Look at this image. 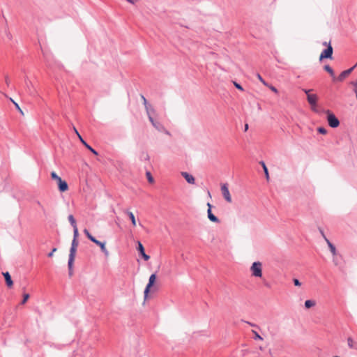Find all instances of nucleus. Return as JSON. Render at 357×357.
<instances>
[{
  "label": "nucleus",
  "mask_w": 357,
  "mask_h": 357,
  "mask_svg": "<svg viewBox=\"0 0 357 357\" xmlns=\"http://www.w3.org/2000/svg\"><path fill=\"white\" fill-rule=\"evenodd\" d=\"M68 266L69 270V275L71 276L73 275V266L71 267L69 265V261L68 262Z\"/></svg>",
  "instance_id": "nucleus-36"
},
{
  "label": "nucleus",
  "mask_w": 357,
  "mask_h": 357,
  "mask_svg": "<svg viewBox=\"0 0 357 357\" xmlns=\"http://www.w3.org/2000/svg\"><path fill=\"white\" fill-rule=\"evenodd\" d=\"M3 275L5 278L6 283L8 287H10L13 284V282L12 280L11 276L8 272L3 273Z\"/></svg>",
  "instance_id": "nucleus-15"
},
{
  "label": "nucleus",
  "mask_w": 357,
  "mask_h": 357,
  "mask_svg": "<svg viewBox=\"0 0 357 357\" xmlns=\"http://www.w3.org/2000/svg\"><path fill=\"white\" fill-rule=\"evenodd\" d=\"M6 36L8 38V39L10 40L12 38L11 34L9 32L6 31Z\"/></svg>",
  "instance_id": "nucleus-44"
},
{
  "label": "nucleus",
  "mask_w": 357,
  "mask_h": 357,
  "mask_svg": "<svg viewBox=\"0 0 357 357\" xmlns=\"http://www.w3.org/2000/svg\"><path fill=\"white\" fill-rule=\"evenodd\" d=\"M11 100L14 103L15 107L22 114V111L21 110L19 105L17 103H16L15 101H13L12 99H11Z\"/></svg>",
  "instance_id": "nucleus-37"
},
{
  "label": "nucleus",
  "mask_w": 357,
  "mask_h": 357,
  "mask_svg": "<svg viewBox=\"0 0 357 357\" xmlns=\"http://www.w3.org/2000/svg\"><path fill=\"white\" fill-rule=\"evenodd\" d=\"M307 100L308 103L311 105L312 109L313 111H317L316 106L318 100L317 96L316 94L308 95L307 96Z\"/></svg>",
  "instance_id": "nucleus-8"
},
{
  "label": "nucleus",
  "mask_w": 357,
  "mask_h": 357,
  "mask_svg": "<svg viewBox=\"0 0 357 357\" xmlns=\"http://www.w3.org/2000/svg\"><path fill=\"white\" fill-rule=\"evenodd\" d=\"M347 344L350 349H357V342H356L351 337L347 338Z\"/></svg>",
  "instance_id": "nucleus-18"
},
{
  "label": "nucleus",
  "mask_w": 357,
  "mask_h": 357,
  "mask_svg": "<svg viewBox=\"0 0 357 357\" xmlns=\"http://www.w3.org/2000/svg\"><path fill=\"white\" fill-rule=\"evenodd\" d=\"M252 332L255 335V336H254L255 340H263L262 337L257 331L252 330Z\"/></svg>",
  "instance_id": "nucleus-28"
},
{
  "label": "nucleus",
  "mask_w": 357,
  "mask_h": 357,
  "mask_svg": "<svg viewBox=\"0 0 357 357\" xmlns=\"http://www.w3.org/2000/svg\"><path fill=\"white\" fill-rule=\"evenodd\" d=\"M260 164L261 165V166L263 167L266 179L268 180L269 179L268 170L267 167L266 166L265 162L264 161H261Z\"/></svg>",
  "instance_id": "nucleus-21"
},
{
  "label": "nucleus",
  "mask_w": 357,
  "mask_h": 357,
  "mask_svg": "<svg viewBox=\"0 0 357 357\" xmlns=\"http://www.w3.org/2000/svg\"><path fill=\"white\" fill-rule=\"evenodd\" d=\"M148 118L149 119V116H152L151 114L155 112V109L153 107L150 105V107H149V112L148 110H146Z\"/></svg>",
  "instance_id": "nucleus-27"
},
{
  "label": "nucleus",
  "mask_w": 357,
  "mask_h": 357,
  "mask_svg": "<svg viewBox=\"0 0 357 357\" xmlns=\"http://www.w3.org/2000/svg\"><path fill=\"white\" fill-rule=\"evenodd\" d=\"M79 242L77 239L73 238L72 243H71V248L70 249V253H69V265L71 267V266H73V262L75 260V257L76 254L77 248L78 246Z\"/></svg>",
  "instance_id": "nucleus-3"
},
{
  "label": "nucleus",
  "mask_w": 357,
  "mask_h": 357,
  "mask_svg": "<svg viewBox=\"0 0 357 357\" xmlns=\"http://www.w3.org/2000/svg\"><path fill=\"white\" fill-rule=\"evenodd\" d=\"M317 131H318L319 133L323 134V135H325V134H326V132H327L326 129L325 128H324V127H319V128H318Z\"/></svg>",
  "instance_id": "nucleus-31"
},
{
  "label": "nucleus",
  "mask_w": 357,
  "mask_h": 357,
  "mask_svg": "<svg viewBox=\"0 0 357 357\" xmlns=\"http://www.w3.org/2000/svg\"><path fill=\"white\" fill-rule=\"evenodd\" d=\"M303 91L305 92V94L307 95V96L308 95H311V94L310 93V91H312V89H303Z\"/></svg>",
  "instance_id": "nucleus-38"
},
{
  "label": "nucleus",
  "mask_w": 357,
  "mask_h": 357,
  "mask_svg": "<svg viewBox=\"0 0 357 357\" xmlns=\"http://www.w3.org/2000/svg\"><path fill=\"white\" fill-rule=\"evenodd\" d=\"M356 65H357V63L352 68L342 71L340 73V75L338 76L337 79L340 82L342 81L347 76H348L352 72V70L354 69V68L356 66Z\"/></svg>",
  "instance_id": "nucleus-12"
},
{
  "label": "nucleus",
  "mask_w": 357,
  "mask_h": 357,
  "mask_svg": "<svg viewBox=\"0 0 357 357\" xmlns=\"http://www.w3.org/2000/svg\"><path fill=\"white\" fill-rule=\"evenodd\" d=\"M29 298V294H25L24 295V298H23V300L22 301V304H24L26 301L28 300V298Z\"/></svg>",
  "instance_id": "nucleus-32"
},
{
  "label": "nucleus",
  "mask_w": 357,
  "mask_h": 357,
  "mask_svg": "<svg viewBox=\"0 0 357 357\" xmlns=\"http://www.w3.org/2000/svg\"><path fill=\"white\" fill-rule=\"evenodd\" d=\"M207 215L208 218L213 222L218 223L220 222V220L214 215L213 214L211 209L208 208L207 210Z\"/></svg>",
  "instance_id": "nucleus-16"
},
{
  "label": "nucleus",
  "mask_w": 357,
  "mask_h": 357,
  "mask_svg": "<svg viewBox=\"0 0 357 357\" xmlns=\"http://www.w3.org/2000/svg\"><path fill=\"white\" fill-rule=\"evenodd\" d=\"M149 121L156 130L162 131L165 129L164 126L160 122L155 121L152 116H149Z\"/></svg>",
  "instance_id": "nucleus-11"
},
{
  "label": "nucleus",
  "mask_w": 357,
  "mask_h": 357,
  "mask_svg": "<svg viewBox=\"0 0 357 357\" xmlns=\"http://www.w3.org/2000/svg\"><path fill=\"white\" fill-rule=\"evenodd\" d=\"M141 98L143 100V104L144 105L145 109L149 111V107H150V104L148 102L147 100L144 97V96L141 95Z\"/></svg>",
  "instance_id": "nucleus-26"
},
{
  "label": "nucleus",
  "mask_w": 357,
  "mask_h": 357,
  "mask_svg": "<svg viewBox=\"0 0 357 357\" xmlns=\"http://www.w3.org/2000/svg\"><path fill=\"white\" fill-rule=\"evenodd\" d=\"M146 174V177H147L148 181H149L150 183H153V176H152V175H151V172H147Z\"/></svg>",
  "instance_id": "nucleus-30"
},
{
  "label": "nucleus",
  "mask_w": 357,
  "mask_h": 357,
  "mask_svg": "<svg viewBox=\"0 0 357 357\" xmlns=\"http://www.w3.org/2000/svg\"><path fill=\"white\" fill-rule=\"evenodd\" d=\"M245 323H247L248 324H249L250 326H252V327H257V326L255 324H252L251 322H249V321H245Z\"/></svg>",
  "instance_id": "nucleus-42"
},
{
  "label": "nucleus",
  "mask_w": 357,
  "mask_h": 357,
  "mask_svg": "<svg viewBox=\"0 0 357 357\" xmlns=\"http://www.w3.org/2000/svg\"><path fill=\"white\" fill-rule=\"evenodd\" d=\"M68 219L73 227H77L75 219L74 218L73 215H69Z\"/></svg>",
  "instance_id": "nucleus-24"
},
{
  "label": "nucleus",
  "mask_w": 357,
  "mask_h": 357,
  "mask_svg": "<svg viewBox=\"0 0 357 357\" xmlns=\"http://www.w3.org/2000/svg\"><path fill=\"white\" fill-rule=\"evenodd\" d=\"M155 279H156V275L155 273L151 274V276L149 277V282L146 284V287L144 291L145 298H146V297L148 296V294L150 291V289L154 284Z\"/></svg>",
  "instance_id": "nucleus-6"
},
{
  "label": "nucleus",
  "mask_w": 357,
  "mask_h": 357,
  "mask_svg": "<svg viewBox=\"0 0 357 357\" xmlns=\"http://www.w3.org/2000/svg\"><path fill=\"white\" fill-rule=\"evenodd\" d=\"M234 84L235 86V87L241 91H243V88L242 87V86L241 84H239L238 83L236 82H234Z\"/></svg>",
  "instance_id": "nucleus-33"
},
{
  "label": "nucleus",
  "mask_w": 357,
  "mask_h": 357,
  "mask_svg": "<svg viewBox=\"0 0 357 357\" xmlns=\"http://www.w3.org/2000/svg\"><path fill=\"white\" fill-rule=\"evenodd\" d=\"M333 47L331 43H328V47L325 49L320 54L319 60L321 61L324 59H332L333 55Z\"/></svg>",
  "instance_id": "nucleus-5"
},
{
  "label": "nucleus",
  "mask_w": 357,
  "mask_h": 357,
  "mask_svg": "<svg viewBox=\"0 0 357 357\" xmlns=\"http://www.w3.org/2000/svg\"><path fill=\"white\" fill-rule=\"evenodd\" d=\"M257 77L261 82L265 86H267V83L265 82V80L261 77V76L259 74H257Z\"/></svg>",
  "instance_id": "nucleus-34"
},
{
  "label": "nucleus",
  "mask_w": 357,
  "mask_h": 357,
  "mask_svg": "<svg viewBox=\"0 0 357 357\" xmlns=\"http://www.w3.org/2000/svg\"><path fill=\"white\" fill-rule=\"evenodd\" d=\"M326 241L328 245L330 251L331 252L333 255L335 257L337 254V250H336L335 245L328 238H326Z\"/></svg>",
  "instance_id": "nucleus-17"
},
{
  "label": "nucleus",
  "mask_w": 357,
  "mask_h": 357,
  "mask_svg": "<svg viewBox=\"0 0 357 357\" xmlns=\"http://www.w3.org/2000/svg\"><path fill=\"white\" fill-rule=\"evenodd\" d=\"M315 304H316L315 301H314L312 300H307L305 302V307L306 308H310L311 307L314 306Z\"/></svg>",
  "instance_id": "nucleus-23"
},
{
  "label": "nucleus",
  "mask_w": 357,
  "mask_h": 357,
  "mask_svg": "<svg viewBox=\"0 0 357 357\" xmlns=\"http://www.w3.org/2000/svg\"><path fill=\"white\" fill-rule=\"evenodd\" d=\"M84 234L86 236V237L92 242H93V241L96 239V238L94 236H93L90 232L88 231V229H84Z\"/></svg>",
  "instance_id": "nucleus-25"
},
{
  "label": "nucleus",
  "mask_w": 357,
  "mask_h": 357,
  "mask_svg": "<svg viewBox=\"0 0 357 357\" xmlns=\"http://www.w3.org/2000/svg\"><path fill=\"white\" fill-rule=\"evenodd\" d=\"M125 213L128 215V217L130 218L131 222H132V225L135 227L136 226V220H135V215L133 214L132 212L130 211H126Z\"/></svg>",
  "instance_id": "nucleus-19"
},
{
  "label": "nucleus",
  "mask_w": 357,
  "mask_h": 357,
  "mask_svg": "<svg viewBox=\"0 0 357 357\" xmlns=\"http://www.w3.org/2000/svg\"><path fill=\"white\" fill-rule=\"evenodd\" d=\"M56 248H53L52 250L48 254V257H51L53 256L54 252H56Z\"/></svg>",
  "instance_id": "nucleus-39"
},
{
  "label": "nucleus",
  "mask_w": 357,
  "mask_h": 357,
  "mask_svg": "<svg viewBox=\"0 0 357 357\" xmlns=\"http://www.w3.org/2000/svg\"><path fill=\"white\" fill-rule=\"evenodd\" d=\"M248 129V124L245 125V131H247Z\"/></svg>",
  "instance_id": "nucleus-50"
},
{
  "label": "nucleus",
  "mask_w": 357,
  "mask_h": 357,
  "mask_svg": "<svg viewBox=\"0 0 357 357\" xmlns=\"http://www.w3.org/2000/svg\"><path fill=\"white\" fill-rule=\"evenodd\" d=\"M259 350H261V351H263V350H264V348H263L261 346H260V347H259Z\"/></svg>",
  "instance_id": "nucleus-52"
},
{
  "label": "nucleus",
  "mask_w": 357,
  "mask_h": 357,
  "mask_svg": "<svg viewBox=\"0 0 357 357\" xmlns=\"http://www.w3.org/2000/svg\"><path fill=\"white\" fill-rule=\"evenodd\" d=\"M324 69L327 71L331 76L335 77V74L333 68L329 65H325Z\"/></svg>",
  "instance_id": "nucleus-22"
},
{
  "label": "nucleus",
  "mask_w": 357,
  "mask_h": 357,
  "mask_svg": "<svg viewBox=\"0 0 357 357\" xmlns=\"http://www.w3.org/2000/svg\"><path fill=\"white\" fill-rule=\"evenodd\" d=\"M93 243H94L95 244H96L97 245H98L100 248L101 251L104 253L105 257L109 256V251L107 250V249L105 247V242H101L96 238Z\"/></svg>",
  "instance_id": "nucleus-10"
},
{
  "label": "nucleus",
  "mask_w": 357,
  "mask_h": 357,
  "mask_svg": "<svg viewBox=\"0 0 357 357\" xmlns=\"http://www.w3.org/2000/svg\"><path fill=\"white\" fill-rule=\"evenodd\" d=\"M51 178L53 180L56 181L58 188L60 192H63L68 189V185L66 181L61 179L60 176H59L55 172H52L51 173Z\"/></svg>",
  "instance_id": "nucleus-1"
},
{
  "label": "nucleus",
  "mask_w": 357,
  "mask_h": 357,
  "mask_svg": "<svg viewBox=\"0 0 357 357\" xmlns=\"http://www.w3.org/2000/svg\"><path fill=\"white\" fill-rule=\"evenodd\" d=\"M269 88H270V89H271L272 91H273V92H275V93H278V90H277V89H276L275 86H269Z\"/></svg>",
  "instance_id": "nucleus-40"
},
{
  "label": "nucleus",
  "mask_w": 357,
  "mask_h": 357,
  "mask_svg": "<svg viewBox=\"0 0 357 357\" xmlns=\"http://www.w3.org/2000/svg\"><path fill=\"white\" fill-rule=\"evenodd\" d=\"M322 45H323L324 46H326V47H328V43L327 42H324V43H322Z\"/></svg>",
  "instance_id": "nucleus-49"
},
{
  "label": "nucleus",
  "mask_w": 357,
  "mask_h": 357,
  "mask_svg": "<svg viewBox=\"0 0 357 357\" xmlns=\"http://www.w3.org/2000/svg\"><path fill=\"white\" fill-rule=\"evenodd\" d=\"M354 85L355 86L354 91H357V81L355 83H354Z\"/></svg>",
  "instance_id": "nucleus-47"
},
{
  "label": "nucleus",
  "mask_w": 357,
  "mask_h": 357,
  "mask_svg": "<svg viewBox=\"0 0 357 357\" xmlns=\"http://www.w3.org/2000/svg\"><path fill=\"white\" fill-rule=\"evenodd\" d=\"M252 275L255 278L262 277V263L260 261H255L250 266Z\"/></svg>",
  "instance_id": "nucleus-2"
},
{
  "label": "nucleus",
  "mask_w": 357,
  "mask_h": 357,
  "mask_svg": "<svg viewBox=\"0 0 357 357\" xmlns=\"http://www.w3.org/2000/svg\"><path fill=\"white\" fill-rule=\"evenodd\" d=\"M73 130L77 134V137H79V133L78 132L77 130L75 128V127H73Z\"/></svg>",
  "instance_id": "nucleus-45"
},
{
  "label": "nucleus",
  "mask_w": 357,
  "mask_h": 357,
  "mask_svg": "<svg viewBox=\"0 0 357 357\" xmlns=\"http://www.w3.org/2000/svg\"><path fill=\"white\" fill-rule=\"evenodd\" d=\"M137 250L139 251L140 255L143 257L145 261H148L150 259L149 255H146L144 251V248L141 242L138 241L137 243Z\"/></svg>",
  "instance_id": "nucleus-9"
},
{
  "label": "nucleus",
  "mask_w": 357,
  "mask_h": 357,
  "mask_svg": "<svg viewBox=\"0 0 357 357\" xmlns=\"http://www.w3.org/2000/svg\"><path fill=\"white\" fill-rule=\"evenodd\" d=\"M207 206H208V208H210V209H211V208H212V205L209 202L207 203Z\"/></svg>",
  "instance_id": "nucleus-48"
},
{
  "label": "nucleus",
  "mask_w": 357,
  "mask_h": 357,
  "mask_svg": "<svg viewBox=\"0 0 357 357\" xmlns=\"http://www.w3.org/2000/svg\"><path fill=\"white\" fill-rule=\"evenodd\" d=\"M38 206H41V207H42L41 204H40V202H38Z\"/></svg>",
  "instance_id": "nucleus-54"
},
{
  "label": "nucleus",
  "mask_w": 357,
  "mask_h": 357,
  "mask_svg": "<svg viewBox=\"0 0 357 357\" xmlns=\"http://www.w3.org/2000/svg\"><path fill=\"white\" fill-rule=\"evenodd\" d=\"M79 139L80 140V142L84 145V146L88 149L89 150L91 153H93L94 155H97L98 153V152L94 149H93L89 144H88L84 139L82 137L81 135H79Z\"/></svg>",
  "instance_id": "nucleus-14"
},
{
  "label": "nucleus",
  "mask_w": 357,
  "mask_h": 357,
  "mask_svg": "<svg viewBox=\"0 0 357 357\" xmlns=\"http://www.w3.org/2000/svg\"><path fill=\"white\" fill-rule=\"evenodd\" d=\"M127 1L134 4L138 0H126Z\"/></svg>",
  "instance_id": "nucleus-43"
},
{
  "label": "nucleus",
  "mask_w": 357,
  "mask_h": 357,
  "mask_svg": "<svg viewBox=\"0 0 357 357\" xmlns=\"http://www.w3.org/2000/svg\"><path fill=\"white\" fill-rule=\"evenodd\" d=\"M326 113L327 114V121L328 125L333 128L338 127L340 125V121L335 116V114L330 110H326Z\"/></svg>",
  "instance_id": "nucleus-4"
},
{
  "label": "nucleus",
  "mask_w": 357,
  "mask_h": 357,
  "mask_svg": "<svg viewBox=\"0 0 357 357\" xmlns=\"http://www.w3.org/2000/svg\"><path fill=\"white\" fill-rule=\"evenodd\" d=\"M268 354H269L271 356H272L271 350H269Z\"/></svg>",
  "instance_id": "nucleus-53"
},
{
  "label": "nucleus",
  "mask_w": 357,
  "mask_h": 357,
  "mask_svg": "<svg viewBox=\"0 0 357 357\" xmlns=\"http://www.w3.org/2000/svg\"><path fill=\"white\" fill-rule=\"evenodd\" d=\"M139 159L142 160V161H149L150 160V157H149V155L147 152L146 151H142L141 153H140V155H139Z\"/></svg>",
  "instance_id": "nucleus-20"
},
{
  "label": "nucleus",
  "mask_w": 357,
  "mask_h": 357,
  "mask_svg": "<svg viewBox=\"0 0 357 357\" xmlns=\"http://www.w3.org/2000/svg\"><path fill=\"white\" fill-rule=\"evenodd\" d=\"M221 192H222V196L224 197L225 200L227 202H229V203L231 202V195H230V193L229 191L227 184L225 183V184L222 185Z\"/></svg>",
  "instance_id": "nucleus-7"
},
{
  "label": "nucleus",
  "mask_w": 357,
  "mask_h": 357,
  "mask_svg": "<svg viewBox=\"0 0 357 357\" xmlns=\"http://www.w3.org/2000/svg\"><path fill=\"white\" fill-rule=\"evenodd\" d=\"M78 236H79V232H78L77 227H73V238L77 239Z\"/></svg>",
  "instance_id": "nucleus-29"
},
{
  "label": "nucleus",
  "mask_w": 357,
  "mask_h": 357,
  "mask_svg": "<svg viewBox=\"0 0 357 357\" xmlns=\"http://www.w3.org/2000/svg\"><path fill=\"white\" fill-rule=\"evenodd\" d=\"M293 282H294V284L295 286L299 287V286L301 285V283L300 282V281L298 279H296V278H294L293 280Z\"/></svg>",
  "instance_id": "nucleus-35"
},
{
  "label": "nucleus",
  "mask_w": 357,
  "mask_h": 357,
  "mask_svg": "<svg viewBox=\"0 0 357 357\" xmlns=\"http://www.w3.org/2000/svg\"><path fill=\"white\" fill-rule=\"evenodd\" d=\"M319 231H320L321 236H323V238L326 240V238H327L325 236L324 231L321 228H319Z\"/></svg>",
  "instance_id": "nucleus-41"
},
{
  "label": "nucleus",
  "mask_w": 357,
  "mask_h": 357,
  "mask_svg": "<svg viewBox=\"0 0 357 357\" xmlns=\"http://www.w3.org/2000/svg\"><path fill=\"white\" fill-rule=\"evenodd\" d=\"M30 84H31V83H30V82H29V83L26 82L27 88H28V89H29V92H30V93H31V91L30 89H29V88H30V86H29Z\"/></svg>",
  "instance_id": "nucleus-46"
},
{
  "label": "nucleus",
  "mask_w": 357,
  "mask_h": 357,
  "mask_svg": "<svg viewBox=\"0 0 357 357\" xmlns=\"http://www.w3.org/2000/svg\"><path fill=\"white\" fill-rule=\"evenodd\" d=\"M333 262H334V264H335V265H337V263L336 262V261H335V258H333Z\"/></svg>",
  "instance_id": "nucleus-51"
},
{
  "label": "nucleus",
  "mask_w": 357,
  "mask_h": 357,
  "mask_svg": "<svg viewBox=\"0 0 357 357\" xmlns=\"http://www.w3.org/2000/svg\"><path fill=\"white\" fill-rule=\"evenodd\" d=\"M354 93H356V99H357V91H354Z\"/></svg>",
  "instance_id": "nucleus-55"
},
{
  "label": "nucleus",
  "mask_w": 357,
  "mask_h": 357,
  "mask_svg": "<svg viewBox=\"0 0 357 357\" xmlns=\"http://www.w3.org/2000/svg\"><path fill=\"white\" fill-rule=\"evenodd\" d=\"M181 175L185 178V179L186 180V181L190 183V184H194L195 183V179L194 178V176L190 174H188V172H181Z\"/></svg>",
  "instance_id": "nucleus-13"
}]
</instances>
